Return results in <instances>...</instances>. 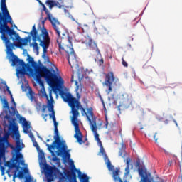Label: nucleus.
Listing matches in <instances>:
<instances>
[{
	"mask_svg": "<svg viewBox=\"0 0 182 182\" xmlns=\"http://www.w3.org/2000/svg\"><path fill=\"white\" fill-rule=\"evenodd\" d=\"M38 72L36 75L37 80H41V77H44L47 81V83L50 86L52 90H53L54 93L56 92H59V95L63 99L64 102L68 104L70 107L71 108V112L73 117L71 118V122L75 127V134L74 137L76 139L77 143L82 144V132H80V129L79 128V122H77V117H79V109L81 110V113L82 116L85 114L90 124L93 123V119L92 120L90 117L92 116L87 112L88 109H93L92 107L87 108V112L85 108L82 106L79 100L80 99V95L77 94V99L70 92H66L64 90H62V86L65 85V81L63 78L60 76L56 75V74L53 73L46 66H40L36 70Z\"/></svg>",
	"mask_w": 182,
	"mask_h": 182,
	"instance_id": "1",
	"label": "nucleus"
},
{
	"mask_svg": "<svg viewBox=\"0 0 182 182\" xmlns=\"http://www.w3.org/2000/svg\"><path fill=\"white\" fill-rule=\"evenodd\" d=\"M119 156H123V151L122 150L119 151Z\"/></svg>",
	"mask_w": 182,
	"mask_h": 182,
	"instance_id": "44",
	"label": "nucleus"
},
{
	"mask_svg": "<svg viewBox=\"0 0 182 182\" xmlns=\"http://www.w3.org/2000/svg\"><path fill=\"white\" fill-rule=\"evenodd\" d=\"M54 141L52 144H46L48 147V150L51 153L52 156H55V149H57L58 151H56L57 156H62L65 154L66 149L68 146L65 145V142L60 140V136H59V131L58 128H54Z\"/></svg>",
	"mask_w": 182,
	"mask_h": 182,
	"instance_id": "3",
	"label": "nucleus"
},
{
	"mask_svg": "<svg viewBox=\"0 0 182 182\" xmlns=\"http://www.w3.org/2000/svg\"><path fill=\"white\" fill-rule=\"evenodd\" d=\"M130 163H132V159L127 158L126 160V168H125V173L124 176H128L130 174Z\"/></svg>",
	"mask_w": 182,
	"mask_h": 182,
	"instance_id": "15",
	"label": "nucleus"
},
{
	"mask_svg": "<svg viewBox=\"0 0 182 182\" xmlns=\"http://www.w3.org/2000/svg\"><path fill=\"white\" fill-rule=\"evenodd\" d=\"M28 63H31V65H33L35 63V60H33V58L31 57L29 54L27 55Z\"/></svg>",
	"mask_w": 182,
	"mask_h": 182,
	"instance_id": "28",
	"label": "nucleus"
},
{
	"mask_svg": "<svg viewBox=\"0 0 182 182\" xmlns=\"http://www.w3.org/2000/svg\"><path fill=\"white\" fill-rule=\"evenodd\" d=\"M6 90L9 95H10V96H12V92H11V90H9V87L6 86Z\"/></svg>",
	"mask_w": 182,
	"mask_h": 182,
	"instance_id": "39",
	"label": "nucleus"
},
{
	"mask_svg": "<svg viewBox=\"0 0 182 182\" xmlns=\"http://www.w3.org/2000/svg\"><path fill=\"white\" fill-rule=\"evenodd\" d=\"M71 164H72L71 171H65L64 172V174L65 177H67L68 181L77 182V181L76 180L77 178L76 173H77L78 178L80 182H89V177L87 176V175L85 173L82 174V172L80 171V170H77L76 168V166H75V164L72 160H71Z\"/></svg>",
	"mask_w": 182,
	"mask_h": 182,
	"instance_id": "4",
	"label": "nucleus"
},
{
	"mask_svg": "<svg viewBox=\"0 0 182 182\" xmlns=\"http://www.w3.org/2000/svg\"><path fill=\"white\" fill-rule=\"evenodd\" d=\"M38 41L40 42L39 46L43 48V58H45L48 52V48H49V45H50V38H49V33H48L46 28H43L41 30V33L38 38Z\"/></svg>",
	"mask_w": 182,
	"mask_h": 182,
	"instance_id": "7",
	"label": "nucleus"
},
{
	"mask_svg": "<svg viewBox=\"0 0 182 182\" xmlns=\"http://www.w3.org/2000/svg\"><path fill=\"white\" fill-rule=\"evenodd\" d=\"M0 26H9L8 23L12 25L14 21L12 17L8 11V6H6V0L0 1Z\"/></svg>",
	"mask_w": 182,
	"mask_h": 182,
	"instance_id": "5",
	"label": "nucleus"
},
{
	"mask_svg": "<svg viewBox=\"0 0 182 182\" xmlns=\"http://www.w3.org/2000/svg\"><path fill=\"white\" fill-rule=\"evenodd\" d=\"M16 153H19V151H21V150H22V146H21V141L17 140L16 141Z\"/></svg>",
	"mask_w": 182,
	"mask_h": 182,
	"instance_id": "22",
	"label": "nucleus"
},
{
	"mask_svg": "<svg viewBox=\"0 0 182 182\" xmlns=\"http://www.w3.org/2000/svg\"><path fill=\"white\" fill-rule=\"evenodd\" d=\"M164 152L166 153V154H168V152H167V151H164Z\"/></svg>",
	"mask_w": 182,
	"mask_h": 182,
	"instance_id": "50",
	"label": "nucleus"
},
{
	"mask_svg": "<svg viewBox=\"0 0 182 182\" xmlns=\"http://www.w3.org/2000/svg\"><path fill=\"white\" fill-rule=\"evenodd\" d=\"M5 166L6 167H9V168H17V170H18L19 168V165H18L16 164V162H13V163H11V161H7L5 163Z\"/></svg>",
	"mask_w": 182,
	"mask_h": 182,
	"instance_id": "17",
	"label": "nucleus"
},
{
	"mask_svg": "<svg viewBox=\"0 0 182 182\" xmlns=\"http://www.w3.org/2000/svg\"><path fill=\"white\" fill-rule=\"evenodd\" d=\"M75 85H76V86H77V81L75 82Z\"/></svg>",
	"mask_w": 182,
	"mask_h": 182,
	"instance_id": "52",
	"label": "nucleus"
},
{
	"mask_svg": "<svg viewBox=\"0 0 182 182\" xmlns=\"http://www.w3.org/2000/svg\"><path fill=\"white\" fill-rule=\"evenodd\" d=\"M140 130H143V127H141V128H140Z\"/></svg>",
	"mask_w": 182,
	"mask_h": 182,
	"instance_id": "54",
	"label": "nucleus"
},
{
	"mask_svg": "<svg viewBox=\"0 0 182 182\" xmlns=\"http://www.w3.org/2000/svg\"><path fill=\"white\" fill-rule=\"evenodd\" d=\"M122 63L124 68H127L129 66V64H127V62L124 60V58H122Z\"/></svg>",
	"mask_w": 182,
	"mask_h": 182,
	"instance_id": "34",
	"label": "nucleus"
},
{
	"mask_svg": "<svg viewBox=\"0 0 182 182\" xmlns=\"http://www.w3.org/2000/svg\"><path fill=\"white\" fill-rule=\"evenodd\" d=\"M28 95H29L28 97H29L31 102H33V100H35V92H33L32 89L29 90Z\"/></svg>",
	"mask_w": 182,
	"mask_h": 182,
	"instance_id": "21",
	"label": "nucleus"
},
{
	"mask_svg": "<svg viewBox=\"0 0 182 182\" xmlns=\"http://www.w3.org/2000/svg\"><path fill=\"white\" fill-rule=\"evenodd\" d=\"M82 136H83V134H82ZM82 136V143H79V144H83V143H86V141H87V138L85 139V141H83V137Z\"/></svg>",
	"mask_w": 182,
	"mask_h": 182,
	"instance_id": "38",
	"label": "nucleus"
},
{
	"mask_svg": "<svg viewBox=\"0 0 182 182\" xmlns=\"http://www.w3.org/2000/svg\"><path fill=\"white\" fill-rule=\"evenodd\" d=\"M51 181L52 180H50V179H48V181Z\"/></svg>",
	"mask_w": 182,
	"mask_h": 182,
	"instance_id": "57",
	"label": "nucleus"
},
{
	"mask_svg": "<svg viewBox=\"0 0 182 182\" xmlns=\"http://www.w3.org/2000/svg\"><path fill=\"white\" fill-rule=\"evenodd\" d=\"M10 97L12 103L14 105V106H16V102H15V100H14L13 95L10 96Z\"/></svg>",
	"mask_w": 182,
	"mask_h": 182,
	"instance_id": "37",
	"label": "nucleus"
},
{
	"mask_svg": "<svg viewBox=\"0 0 182 182\" xmlns=\"http://www.w3.org/2000/svg\"><path fill=\"white\" fill-rule=\"evenodd\" d=\"M89 114L91 116L92 119V122L90 124V129L92 132L94 133L95 140L97 142V144H101L102 141L99 138V134L97 133V125L96 124V117H95V114L93 113V109L90 108L87 109Z\"/></svg>",
	"mask_w": 182,
	"mask_h": 182,
	"instance_id": "9",
	"label": "nucleus"
},
{
	"mask_svg": "<svg viewBox=\"0 0 182 182\" xmlns=\"http://www.w3.org/2000/svg\"><path fill=\"white\" fill-rule=\"evenodd\" d=\"M33 144L34 146V147H36L37 149V150H39V144H38V142L36 141V139L32 141Z\"/></svg>",
	"mask_w": 182,
	"mask_h": 182,
	"instance_id": "32",
	"label": "nucleus"
},
{
	"mask_svg": "<svg viewBox=\"0 0 182 182\" xmlns=\"http://www.w3.org/2000/svg\"><path fill=\"white\" fill-rule=\"evenodd\" d=\"M173 122H174L175 124H176V126H178V124H177V121L174 120Z\"/></svg>",
	"mask_w": 182,
	"mask_h": 182,
	"instance_id": "48",
	"label": "nucleus"
},
{
	"mask_svg": "<svg viewBox=\"0 0 182 182\" xmlns=\"http://www.w3.org/2000/svg\"><path fill=\"white\" fill-rule=\"evenodd\" d=\"M23 159V155H22V154L18 152L16 156V161H17V163L19 161V160Z\"/></svg>",
	"mask_w": 182,
	"mask_h": 182,
	"instance_id": "27",
	"label": "nucleus"
},
{
	"mask_svg": "<svg viewBox=\"0 0 182 182\" xmlns=\"http://www.w3.org/2000/svg\"><path fill=\"white\" fill-rule=\"evenodd\" d=\"M24 33H27V34H28V33H29V32H26V31H25V32H24Z\"/></svg>",
	"mask_w": 182,
	"mask_h": 182,
	"instance_id": "51",
	"label": "nucleus"
},
{
	"mask_svg": "<svg viewBox=\"0 0 182 182\" xmlns=\"http://www.w3.org/2000/svg\"><path fill=\"white\" fill-rule=\"evenodd\" d=\"M10 109H11V111L9 110L10 114H11V115L15 114V113H16L15 107H11Z\"/></svg>",
	"mask_w": 182,
	"mask_h": 182,
	"instance_id": "33",
	"label": "nucleus"
},
{
	"mask_svg": "<svg viewBox=\"0 0 182 182\" xmlns=\"http://www.w3.org/2000/svg\"><path fill=\"white\" fill-rule=\"evenodd\" d=\"M30 139H31L32 141L35 140V136H33V134H30Z\"/></svg>",
	"mask_w": 182,
	"mask_h": 182,
	"instance_id": "42",
	"label": "nucleus"
},
{
	"mask_svg": "<svg viewBox=\"0 0 182 182\" xmlns=\"http://www.w3.org/2000/svg\"><path fill=\"white\" fill-rule=\"evenodd\" d=\"M48 112H51V114H49L50 119H52L53 123H55V122H56V117L55 116V109H54L53 104H52V103L48 104Z\"/></svg>",
	"mask_w": 182,
	"mask_h": 182,
	"instance_id": "14",
	"label": "nucleus"
},
{
	"mask_svg": "<svg viewBox=\"0 0 182 182\" xmlns=\"http://www.w3.org/2000/svg\"><path fill=\"white\" fill-rule=\"evenodd\" d=\"M46 141H47V143H49V141H50V139H48L46 140Z\"/></svg>",
	"mask_w": 182,
	"mask_h": 182,
	"instance_id": "49",
	"label": "nucleus"
},
{
	"mask_svg": "<svg viewBox=\"0 0 182 182\" xmlns=\"http://www.w3.org/2000/svg\"><path fill=\"white\" fill-rule=\"evenodd\" d=\"M100 146V153L104 156V159L106 163L107 167L109 171H113L114 170V166L112 165V162H110V159H109V156L106 154L105 151V149L103 148V144H98Z\"/></svg>",
	"mask_w": 182,
	"mask_h": 182,
	"instance_id": "12",
	"label": "nucleus"
},
{
	"mask_svg": "<svg viewBox=\"0 0 182 182\" xmlns=\"http://www.w3.org/2000/svg\"><path fill=\"white\" fill-rule=\"evenodd\" d=\"M69 159H70V154H69L68 152H65V155L63 156V160L64 163H66V161H68Z\"/></svg>",
	"mask_w": 182,
	"mask_h": 182,
	"instance_id": "25",
	"label": "nucleus"
},
{
	"mask_svg": "<svg viewBox=\"0 0 182 182\" xmlns=\"http://www.w3.org/2000/svg\"><path fill=\"white\" fill-rule=\"evenodd\" d=\"M23 132L25 133H28V129H29V127H30L29 124H28V121H26V122L23 123Z\"/></svg>",
	"mask_w": 182,
	"mask_h": 182,
	"instance_id": "26",
	"label": "nucleus"
},
{
	"mask_svg": "<svg viewBox=\"0 0 182 182\" xmlns=\"http://www.w3.org/2000/svg\"><path fill=\"white\" fill-rule=\"evenodd\" d=\"M25 182H30L29 178H26V181H25Z\"/></svg>",
	"mask_w": 182,
	"mask_h": 182,
	"instance_id": "47",
	"label": "nucleus"
},
{
	"mask_svg": "<svg viewBox=\"0 0 182 182\" xmlns=\"http://www.w3.org/2000/svg\"><path fill=\"white\" fill-rule=\"evenodd\" d=\"M50 1H53V0H50Z\"/></svg>",
	"mask_w": 182,
	"mask_h": 182,
	"instance_id": "58",
	"label": "nucleus"
},
{
	"mask_svg": "<svg viewBox=\"0 0 182 182\" xmlns=\"http://www.w3.org/2000/svg\"><path fill=\"white\" fill-rule=\"evenodd\" d=\"M95 62H97V63L99 65V66H102V65H103V63H104V60L102 58V56L98 55L97 59H95Z\"/></svg>",
	"mask_w": 182,
	"mask_h": 182,
	"instance_id": "24",
	"label": "nucleus"
},
{
	"mask_svg": "<svg viewBox=\"0 0 182 182\" xmlns=\"http://www.w3.org/2000/svg\"><path fill=\"white\" fill-rule=\"evenodd\" d=\"M46 97L48 100V109H49V103H51V105H53V102L55 100H53V97L52 96V91H50L49 92V97H48V95L46 94ZM50 97V100H49Z\"/></svg>",
	"mask_w": 182,
	"mask_h": 182,
	"instance_id": "18",
	"label": "nucleus"
},
{
	"mask_svg": "<svg viewBox=\"0 0 182 182\" xmlns=\"http://www.w3.org/2000/svg\"><path fill=\"white\" fill-rule=\"evenodd\" d=\"M1 101L3 102V107L4 109H8L9 110V103L8 102V100L6 98L4 97L2 100V96H0Z\"/></svg>",
	"mask_w": 182,
	"mask_h": 182,
	"instance_id": "19",
	"label": "nucleus"
},
{
	"mask_svg": "<svg viewBox=\"0 0 182 182\" xmlns=\"http://www.w3.org/2000/svg\"><path fill=\"white\" fill-rule=\"evenodd\" d=\"M108 124H109V122L107 121L106 124H105V126H106V129H107V126H108Z\"/></svg>",
	"mask_w": 182,
	"mask_h": 182,
	"instance_id": "46",
	"label": "nucleus"
},
{
	"mask_svg": "<svg viewBox=\"0 0 182 182\" xmlns=\"http://www.w3.org/2000/svg\"><path fill=\"white\" fill-rule=\"evenodd\" d=\"M82 43L85 44V46L90 49V50H96L97 52V56H102V54H100V50H99V48L97 47V44L92 38L89 36H85V39L82 41Z\"/></svg>",
	"mask_w": 182,
	"mask_h": 182,
	"instance_id": "10",
	"label": "nucleus"
},
{
	"mask_svg": "<svg viewBox=\"0 0 182 182\" xmlns=\"http://www.w3.org/2000/svg\"><path fill=\"white\" fill-rule=\"evenodd\" d=\"M54 6H57V8H62L63 6L62 4H60V3H59L58 1H54Z\"/></svg>",
	"mask_w": 182,
	"mask_h": 182,
	"instance_id": "31",
	"label": "nucleus"
},
{
	"mask_svg": "<svg viewBox=\"0 0 182 182\" xmlns=\"http://www.w3.org/2000/svg\"><path fill=\"white\" fill-rule=\"evenodd\" d=\"M47 107H48L46 105H43L42 113H45L46 112ZM42 116L45 122H47L48 119H46V117H48V114H43Z\"/></svg>",
	"mask_w": 182,
	"mask_h": 182,
	"instance_id": "20",
	"label": "nucleus"
},
{
	"mask_svg": "<svg viewBox=\"0 0 182 182\" xmlns=\"http://www.w3.org/2000/svg\"><path fill=\"white\" fill-rule=\"evenodd\" d=\"M30 35L33 38V47L36 50L37 53H39V46H38V43H36V41H38V38L41 36V34L38 35V30H36V27L34 25L32 28L31 31L30 32Z\"/></svg>",
	"mask_w": 182,
	"mask_h": 182,
	"instance_id": "11",
	"label": "nucleus"
},
{
	"mask_svg": "<svg viewBox=\"0 0 182 182\" xmlns=\"http://www.w3.org/2000/svg\"><path fill=\"white\" fill-rule=\"evenodd\" d=\"M72 78H73V77H72ZM71 82H73V79L71 80Z\"/></svg>",
	"mask_w": 182,
	"mask_h": 182,
	"instance_id": "53",
	"label": "nucleus"
},
{
	"mask_svg": "<svg viewBox=\"0 0 182 182\" xmlns=\"http://www.w3.org/2000/svg\"><path fill=\"white\" fill-rule=\"evenodd\" d=\"M48 19H49V17L47 16V17H46L42 21L41 23L42 25H45V22H46V21H48Z\"/></svg>",
	"mask_w": 182,
	"mask_h": 182,
	"instance_id": "36",
	"label": "nucleus"
},
{
	"mask_svg": "<svg viewBox=\"0 0 182 182\" xmlns=\"http://www.w3.org/2000/svg\"><path fill=\"white\" fill-rule=\"evenodd\" d=\"M136 167H138V168H140V161H136Z\"/></svg>",
	"mask_w": 182,
	"mask_h": 182,
	"instance_id": "41",
	"label": "nucleus"
},
{
	"mask_svg": "<svg viewBox=\"0 0 182 182\" xmlns=\"http://www.w3.org/2000/svg\"><path fill=\"white\" fill-rule=\"evenodd\" d=\"M8 147H11V143H9V132L4 134L3 136H0V167L1 170H4L2 166V160L5 163V153Z\"/></svg>",
	"mask_w": 182,
	"mask_h": 182,
	"instance_id": "6",
	"label": "nucleus"
},
{
	"mask_svg": "<svg viewBox=\"0 0 182 182\" xmlns=\"http://www.w3.org/2000/svg\"><path fill=\"white\" fill-rule=\"evenodd\" d=\"M43 11L46 13V15L48 17V21L50 22L53 28L57 34V43L58 45V48L60 50H65L68 54V63L72 69L73 68H77L79 66L77 63V58H76V53L73 48L68 46V43L72 45V37L69 36V34H63V37L60 36V33H62V25H60V22L56 18L53 17L52 14L45 4H42Z\"/></svg>",
	"mask_w": 182,
	"mask_h": 182,
	"instance_id": "2",
	"label": "nucleus"
},
{
	"mask_svg": "<svg viewBox=\"0 0 182 182\" xmlns=\"http://www.w3.org/2000/svg\"><path fill=\"white\" fill-rule=\"evenodd\" d=\"M122 147H124V144H122Z\"/></svg>",
	"mask_w": 182,
	"mask_h": 182,
	"instance_id": "55",
	"label": "nucleus"
},
{
	"mask_svg": "<svg viewBox=\"0 0 182 182\" xmlns=\"http://www.w3.org/2000/svg\"><path fill=\"white\" fill-rule=\"evenodd\" d=\"M51 181L52 180H50V179H48V181Z\"/></svg>",
	"mask_w": 182,
	"mask_h": 182,
	"instance_id": "56",
	"label": "nucleus"
},
{
	"mask_svg": "<svg viewBox=\"0 0 182 182\" xmlns=\"http://www.w3.org/2000/svg\"><path fill=\"white\" fill-rule=\"evenodd\" d=\"M54 123V129H58V126L59 125V123H58V122H55Z\"/></svg>",
	"mask_w": 182,
	"mask_h": 182,
	"instance_id": "40",
	"label": "nucleus"
},
{
	"mask_svg": "<svg viewBox=\"0 0 182 182\" xmlns=\"http://www.w3.org/2000/svg\"><path fill=\"white\" fill-rule=\"evenodd\" d=\"M114 80H116V77H114L113 72H109L108 73L105 74L104 85L107 87V95H110V93L113 92V87H114V85H116L114 83Z\"/></svg>",
	"mask_w": 182,
	"mask_h": 182,
	"instance_id": "8",
	"label": "nucleus"
},
{
	"mask_svg": "<svg viewBox=\"0 0 182 182\" xmlns=\"http://www.w3.org/2000/svg\"><path fill=\"white\" fill-rule=\"evenodd\" d=\"M46 4L49 6L50 9H52L55 6V1L47 0Z\"/></svg>",
	"mask_w": 182,
	"mask_h": 182,
	"instance_id": "23",
	"label": "nucleus"
},
{
	"mask_svg": "<svg viewBox=\"0 0 182 182\" xmlns=\"http://www.w3.org/2000/svg\"><path fill=\"white\" fill-rule=\"evenodd\" d=\"M161 122H162V123H164V124H168V119H167V117L161 118Z\"/></svg>",
	"mask_w": 182,
	"mask_h": 182,
	"instance_id": "30",
	"label": "nucleus"
},
{
	"mask_svg": "<svg viewBox=\"0 0 182 182\" xmlns=\"http://www.w3.org/2000/svg\"><path fill=\"white\" fill-rule=\"evenodd\" d=\"M18 168H16L13 175V181H15V178H16V177H18V178H23V177H25V173H23V171H18V175L16 174Z\"/></svg>",
	"mask_w": 182,
	"mask_h": 182,
	"instance_id": "16",
	"label": "nucleus"
},
{
	"mask_svg": "<svg viewBox=\"0 0 182 182\" xmlns=\"http://www.w3.org/2000/svg\"><path fill=\"white\" fill-rule=\"evenodd\" d=\"M160 136L159 135V133H155L154 136V139L155 140V143L156 144H159V141H157V140H159Z\"/></svg>",
	"mask_w": 182,
	"mask_h": 182,
	"instance_id": "29",
	"label": "nucleus"
},
{
	"mask_svg": "<svg viewBox=\"0 0 182 182\" xmlns=\"http://www.w3.org/2000/svg\"><path fill=\"white\" fill-rule=\"evenodd\" d=\"M11 171L9 170L6 171V173H8L9 177H12V175L9 173Z\"/></svg>",
	"mask_w": 182,
	"mask_h": 182,
	"instance_id": "43",
	"label": "nucleus"
},
{
	"mask_svg": "<svg viewBox=\"0 0 182 182\" xmlns=\"http://www.w3.org/2000/svg\"><path fill=\"white\" fill-rule=\"evenodd\" d=\"M20 122H21V123H23H23L26 122V119H25V117H21Z\"/></svg>",
	"mask_w": 182,
	"mask_h": 182,
	"instance_id": "35",
	"label": "nucleus"
},
{
	"mask_svg": "<svg viewBox=\"0 0 182 182\" xmlns=\"http://www.w3.org/2000/svg\"><path fill=\"white\" fill-rule=\"evenodd\" d=\"M161 182H167V179H166V178H164V179L161 178Z\"/></svg>",
	"mask_w": 182,
	"mask_h": 182,
	"instance_id": "45",
	"label": "nucleus"
},
{
	"mask_svg": "<svg viewBox=\"0 0 182 182\" xmlns=\"http://www.w3.org/2000/svg\"><path fill=\"white\" fill-rule=\"evenodd\" d=\"M44 170L46 171L47 177H49L50 178H53V176H56L57 168L55 167H52L49 165H46Z\"/></svg>",
	"mask_w": 182,
	"mask_h": 182,
	"instance_id": "13",
	"label": "nucleus"
}]
</instances>
